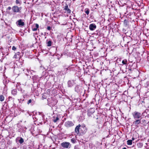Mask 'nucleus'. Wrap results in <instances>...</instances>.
I'll return each instance as SVG.
<instances>
[{
	"mask_svg": "<svg viewBox=\"0 0 149 149\" xmlns=\"http://www.w3.org/2000/svg\"><path fill=\"white\" fill-rule=\"evenodd\" d=\"M133 117L135 119H138L141 116V113L137 111H135L132 113Z\"/></svg>",
	"mask_w": 149,
	"mask_h": 149,
	"instance_id": "nucleus-1",
	"label": "nucleus"
},
{
	"mask_svg": "<svg viewBox=\"0 0 149 149\" xmlns=\"http://www.w3.org/2000/svg\"><path fill=\"white\" fill-rule=\"evenodd\" d=\"M21 7H18L17 6H14L12 8V10L14 13L20 12V10L21 9Z\"/></svg>",
	"mask_w": 149,
	"mask_h": 149,
	"instance_id": "nucleus-2",
	"label": "nucleus"
},
{
	"mask_svg": "<svg viewBox=\"0 0 149 149\" xmlns=\"http://www.w3.org/2000/svg\"><path fill=\"white\" fill-rule=\"evenodd\" d=\"M64 125L66 127L68 128L73 126L74 124L72 121H68L65 123Z\"/></svg>",
	"mask_w": 149,
	"mask_h": 149,
	"instance_id": "nucleus-3",
	"label": "nucleus"
},
{
	"mask_svg": "<svg viewBox=\"0 0 149 149\" xmlns=\"http://www.w3.org/2000/svg\"><path fill=\"white\" fill-rule=\"evenodd\" d=\"M61 146L64 148H68L70 146V143L67 142H63L61 143Z\"/></svg>",
	"mask_w": 149,
	"mask_h": 149,
	"instance_id": "nucleus-4",
	"label": "nucleus"
},
{
	"mask_svg": "<svg viewBox=\"0 0 149 149\" xmlns=\"http://www.w3.org/2000/svg\"><path fill=\"white\" fill-rule=\"evenodd\" d=\"M94 112L95 109L94 108H92L89 109L88 111L87 114L88 116L89 117L91 116Z\"/></svg>",
	"mask_w": 149,
	"mask_h": 149,
	"instance_id": "nucleus-5",
	"label": "nucleus"
},
{
	"mask_svg": "<svg viewBox=\"0 0 149 149\" xmlns=\"http://www.w3.org/2000/svg\"><path fill=\"white\" fill-rule=\"evenodd\" d=\"M96 26L94 24H92L90 25L89 28L90 30L93 31L96 28Z\"/></svg>",
	"mask_w": 149,
	"mask_h": 149,
	"instance_id": "nucleus-6",
	"label": "nucleus"
},
{
	"mask_svg": "<svg viewBox=\"0 0 149 149\" xmlns=\"http://www.w3.org/2000/svg\"><path fill=\"white\" fill-rule=\"evenodd\" d=\"M74 84V81L73 80H69L68 82V86L69 87H72Z\"/></svg>",
	"mask_w": 149,
	"mask_h": 149,
	"instance_id": "nucleus-7",
	"label": "nucleus"
},
{
	"mask_svg": "<svg viewBox=\"0 0 149 149\" xmlns=\"http://www.w3.org/2000/svg\"><path fill=\"white\" fill-rule=\"evenodd\" d=\"M81 127V125H77L75 128V132L77 134H78L79 133V129L80 127Z\"/></svg>",
	"mask_w": 149,
	"mask_h": 149,
	"instance_id": "nucleus-8",
	"label": "nucleus"
},
{
	"mask_svg": "<svg viewBox=\"0 0 149 149\" xmlns=\"http://www.w3.org/2000/svg\"><path fill=\"white\" fill-rule=\"evenodd\" d=\"M64 10L66 11V12L67 13H71V10L69 8L68 5H66L65 6Z\"/></svg>",
	"mask_w": 149,
	"mask_h": 149,
	"instance_id": "nucleus-9",
	"label": "nucleus"
},
{
	"mask_svg": "<svg viewBox=\"0 0 149 149\" xmlns=\"http://www.w3.org/2000/svg\"><path fill=\"white\" fill-rule=\"evenodd\" d=\"M81 129V130L82 131L81 133L82 134H84L86 132L87 130V128L85 126L82 127Z\"/></svg>",
	"mask_w": 149,
	"mask_h": 149,
	"instance_id": "nucleus-10",
	"label": "nucleus"
},
{
	"mask_svg": "<svg viewBox=\"0 0 149 149\" xmlns=\"http://www.w3.org/2000/svg\"><path fill=\"white\" fill-rule=\"evenodd\" d=\"M39 27V25L38 24H35V26H33L32 28V30L33 31H35L37 30L38 28Z\"/></svg>",
	"mask_w": 149,
	"mask_h": 149,
	"instance_id": "nucleus-11",
	"label": "nucleus"
},
{
	"mask_svg": "<svg viewBox=\"0 0 149 149\" xmlns=\"http://www.w3.org/2000/svg\"><path fill=\"white\" fill-rule=\"evenodd\" d=\"M20 53L19 52H17L13 56V58H15L17 59L19 58V55Z\"/></svg>",
	"mask_w": 149,
	"mask_h": 149,
	"instance_id": "nucleus-12",
	"label": "nucleus"
},
{
	"mask_svg": "<svg viewBox=\"0 0 149 149\" xmlns=\"http://www.w3.org/2000/svg\"><path fill=\"white\" fill-rule=\"evenodd\" d=\"M18 24L19 26H23L24 25V23L23 22H22L21 19L19 20L18 21Z\"/></svg>",
	"mask_w": 149,
	"mask_h": 149,
	"instance_id": "nucleus-13",
	"label": "nucleus"
},
{
	"mask_svg": "<svg viewBox=\"0 0 149 149\" xmlns=\"http://www.w3.org/2000/svg\"><path fill=\"white\" fill-rule=\"evenodd\" d=\"M134 124L135 125H138L141 123L140 120L139 119H137L134 122Z\"/></svg>",
	"mask_w": 149,
	"mask_h": 149,
	"instance_id": "nucleus-14",
	"label": "nucleus"
},
{
	"mask_svg": "<svg viewBox=\"0 0 149 149\" xmlns=\"http://www.w3.org/2000/svg\"><path fill=\"white\" fill-rule=\"evenodd\" d=\"M17 93V90L15 89L11 91V93L14 95H16Z\"/></svg>",
	"mask_w": 149,
	"mask_h": 149,
	"instance_id": "nucleus-15",
	"label": "nucleus"
},
{
	"mask_svg": "<svg viewBox=\"0 0 149 149\" xmlns=\"http://www.w3.org/2000/svg\"><path fill=\"white\" fill-rule=\"evenodd\" d=\"M132 140H128L127 141V144L128 145H131L132 144Z\"/></svg>",
	"mask_w": 149,
	"mask_h": 149,
	"instance_id": "nucleus-16",
	"label": "nucleus"
},
{
	"mask_svg": "<svg viewBox=\"0 0 149 149\" xmlns=\"http://www.w3.org/2000/svg\"><path fill=\"white\" fill-rule=\"evenodd\" d=\"M4 100V97L3 95H0V101L1 102H3Z\"/></svg>",
	"mask_w": 149,
	"mask_h": 149,
	"instance_id": "nucleus-17",
	"label": "nucleus"
},
{
	"mask_svg": "<svg viewBox=\"0 0 149 149\" xmlns=\"http://www.w3.org/2000/svg\"><path fill=\"white\" fill-rule=\"evenodd\" d=\"M85 13L87 14V15H88L89 13V9L88 8H86L85 9Z\"/></svg>",
	"mask_w": 149,
	"mask_h": 149,
	"instance_id": "nucleus-18",
	"label": "nucleus"
},
{
	"mask_svg": "<svg viewBox=\"0 0 149 149\" xmlns=\"http://www.w3.org/2000/svg\"><path fill=\"white\" fill-rule=\"evenodd\" d=\"M53 118H54V119L53 120V121L54 123H56L58 120H59V118L58 117H56V118H55V117H54Z\"/></svg>",
	"mask_w": 149,
	"mask_h": 149,
	"instance_id": "nucleus-19",
	"label": "nucleus"
},
{
	"mask_svg": "<svg viewBox=\"0 0 149 149\" xmlns=\"http://www.w3.org/2000/svg\"><path fill=\"white\" fill-rule=\"evenodd\" d=\"M122 63L123 64L125 65H127V61L126 59H125V60H123L122 61Z\"/></svg>",
	"mask_w": 149,
	"mask_h": 149,
	"instance_id": "nucleus-20",
	"label": "nucleus"
},
{
	"mask_svg": "<svg viewBox=\"0 0 149 149\" xmlns=\"http://www.w3.org/2000/svg\"><path fill=\"white\" fill-rule=\"evenodd\" d=\"M15 2L17 4H19L21 5L22 3L21 1L19 0H16Z\"/></svg>",
	"mask_w": 149,
	"mask_h": 149,
	"instance_id": "nucleus-21",
	"label": "nucleus"
},
{
	"mask_svg": "<svg viewBox=\"0 0 149 149\" xmlns=\"http://www.w3.org/2000/svg\"><path fill=\"white\" fill-rule=\"evenodd\" d=\"M47 46H51L52 45V42L51 41L49 40L47 43Z\"/></svg>",
	"mask_w": 149,
	"mask_h": 149,
	"instance_id": "nucleus-22",
	"label": "nucleus"
},
{
	"mask_svg": "<svg viewBox=\"0 0 149 149\" xmlns=\"http://www.w3.org/2000/svg\"><path fill=\"white\" fill-rule=\"evenodd\" d=\"M24 142V140L22 138H21L19 140V142L20 144H22Z\"/></svg>",
	"mask_w": 149,
	"mask_h": 149,
	"instance_id": "nucleus-23",
	"label": "nucleus"
},
{
	"mask_svg": "<svg viewBox=\"0 0 149 149\" xmlns=\"http://www.w3.org/2000/svg\"><path fill=\"white\" fill-rule=\"evenodd\" d=\"M71 141L72 143H75V139H74V138H72L71 139Z\"/></svg>",
	"mask_w": 149,
	"mask_h": 149,
	"instance_id": "nucleus-24",
	"label": "nucleus"
},
{
	"mask_svg": "<svg viewBox=\"0 0 149 149\" xmlns=\"http://www.w3.org/2000/svg\"><path fill=\"white\" fill-rule=\"evenodd\" d=\"M31 102H32V100H31V99H30V100H28V102H27V104H29L30 103H31Z\"/></svg>",
	"mask_w": 149,
	"mask_h": 149,
	"instance_id": "nucleus-25",
	"label": "nucleus"
},
{
	"mask_svg": "<svg viewBox=\"0 0 149 149\" xmlns=\"http://www.w3.org/2000/svg\"><path fill=\"white\" fill-rule=\"evenodd\" d=\"M12 49L13 50L15 51L16 49V48L14 46H13L12 47Z\"/></svg>",
	"mask_w": 149,
	"mask_h": 149,
	"instance_id": "nucleus-26",
	"label": "nucleus"
},
{
	"mask_svg": "<svg viewBox=\"0 0 149 149\" xmlns=\"http://www.w3.org/2000/svg\"><path fill=\"white\" fill-rule=\"evenodd\" d=\"M47 29L48 30H49L51 29V28L50 26H48L47 27Z\"/></svg>",
	"mask_w": 149,
	"mask_h": 149,
	"instance_id": "nucleus-27",
	"label": "nucleus"
},
{
	"mask_svg": "<svg viewBox=\"0 0 149 149\" xmlns=\"http://www.w3.org/2000/svg\"><path fill=\"white\" fill-rule=\"evenodd\" d=\"M11 9V8L10 7H8L7 9V10H10Z\"/></svg>",
	"mask_w": 149,
	"mask_h": 149,
	"instance_id": "nucleus-28",
	"label": "nucleus"
},
{
	"mask_svg": "<svg viewBox=\"0 0 149 149\" xmlns=\"http://www.w3.org/2000/svg\"><path fill=\"white\" fill-rule=\"evenodd\" d=\"M74 149H80L77 146H75L74 147Z\"/></svg>",
	"mask_w": 149,
	"mask_h": 149,
	"instance_id": "nucleus-29",
	"label": "nucleus"
},
{
	"mask_svg": "<svg viewBox=\"0 0 149 149\" xmlns=\"http://www.w3.org/2000/svg\"><path fill=\"white\" fill-rule=\"evenodd\" d=\"M139 144L141 145V147L142 146V145L141 143H140Z\"/></svg>",
	"mask_w": 149,
	"mask_h": 149,
	"instance_id": "nucleus-30",
	"label": "nucleus"
},
{
	"mask_svg": "<svg viewBox=\"0 0 149 149\" xmlns=\"http://www.w3.org/2000/svg\"><path fill=\"white\" fill-rule=\"evenodd\" d=\"M123 149H127L126 148L124 147L123 148Z\"/></svg>",
	"mask_w": 149,
	"mask_h": 149,
	"instance_id": "nucleus-31",
	"label": "nucleus"
},
{
	"mask_svg": "<svg viewBox=\"0 0 149 149\" xmlns=\"http://www.w3.org/2000/svg\"><path fill=\"white\" fill-rule=\"evenodd\" d=\"M26 70H27V71L28 72H29V70H28V69H26Z\"/></svg>",
	"mask_w": 149,
	"mask_h": 149,
	"instance_id": "nucleus-32",
	"label": "nucleus"
},
{
	"mask_svg": "<svg viewBox=\"0 0 149 149\" xmlns=\"http://www.w3.org/2000/svg\"><path fill=\"white\" fill-rule=\"evenodd\" d=\"M132 139L133 140H134V139L133 138H132Z\"/></svg>",
	"mask_w": 149,
	"mask_h": 149,
	"instance_id": "nucleus-33",
	"label": "nucleus"
}]
</instances>
